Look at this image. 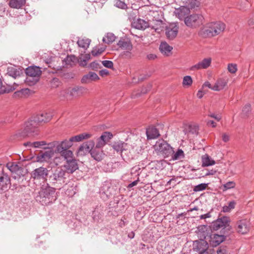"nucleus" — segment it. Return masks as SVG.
<instances>
[{"instance_id":"f257e3e1","label":"nucleus","mask_w":254,"mask_h":254,"mask_svg":"<svg viewBox=\"0 0 254 254\" xmlns=\"http://www.w3.org/2000/svg\"><path fill=\"white\" fill-rule=\"evenodd\" d=\"M52 116V115L50 113H43L32 117L25 123L23 130L19 132L17 135L22 137L29 135H37L40 123L50 121Z\"/></svg>"},{"instance_id":"f03ea898","label":"nucleus","mask_w":254,"mask_h":254,"mask_svg":"<svg viewBox=\"0 0 254 254\" xmlns=\"http://www.w3.org/2000/svg\"><path fill=\"white\" fill-rule=\"evenodd\" d=\"M35 200L42 205L53 204L58 198L56 189L47 183L43 185L40 190L34 194Z\"/></svg>"},{"instance_id":"7ed1b4c3","label":"nucleus","mask_w":254,"mask_h":254,"mask_svg":"<svg viewBox=\"0 0 254 254\" xmlns=\"http://www.w3.org/2000/svg\"><path fill=\"white\" fill-rule=\"evenodd\" d=\"M225 29V24L222 22H212L208 23L205 28L201 29L198 35L202 38L212 37L219 34Z\"/></svg>"},{"instance_id":"20e7f679","label":"nucleus","mask_w":254,"mask_h":254,"mask_svg":"<svg viewBox=\"0 0 254 254\" xmlns=\"http://www.w3.org/2000/svg\"><path fill=\"white\" fill-rule=\"evenodd\" d=\"M210 228L212 231H218L221 229V233L228 235L232 229V227L230 225V218L226 216L219 217L212 222Z\"/></svg>"},{"instance_id":"39448f33","label":"nucleus","mask_w":254,"mask_h":254,"mask_svg":"<svg viewBox=\"0 0 254 254\" xmlns=\"http://www.w3.org/2000/svg\"><path fill=\"white\" fill-rule=\"evenodd\" d=\"M65 171L61 168L56 169L49 177V183L55 187L61 189L65 183Z\"/></svg>"},{"instance_id":"423d86ee","label":"nucleus","mask_w":254,"mask_h":254,"mask_svg":"<svg viewBox=\"0 0 254 254\" xmlns=\"http://www.w3.org/2000/svg\"><path fill=\"white\" fill-rule=\"evenodd\" d=\"M41 73L39 66H30L27 67L25 69V82L30 86L35 84L39 80Z\"/></svg>"},{"instance_id":"0eeeda50","label":"nucleus","mask_w":254,"mask_h":254,"mask_svg":"<svg viewBox=\"0 0 254 254\" xmlns=\"http://www.w3.org/2000/svg\"><path fill=\"white\" fill-rule=\"evenodd\" d=\"M117 48L112 45V50H116L119 49L126 50L124 52L123 56L127 58H130L131 53L130 51L132 50L133 46L130 38L127 36L121 37L120 40L116 43Z\"/></svg>"},{"instance_id":"6e6552de","label":"nucleus","mask_w":254,"mask_h":254,"mask_svg":"<svg viewBox=\"0 0 254 254\" xmlns=\"http://www.w3.org/2000/svg\"><path fill=\"white\" fill-rule=\"evenodd\" d=\"M66 153L62 156L66 161L64 167L65 169V172L72 174L78 169V166L75 159L73 158V154L72 151L66 152Z\"/></svg>"},{"instance_id":"1a4fd4ad","label":"nucleus","mask_w":254,"mask_h":254,"mask_svg":"<svg viewBox=\"0 0 254 254\" xmlns=\"http://www.w3.org/2000/svg\"><path fill=\"white\" fill-rule=\"evenodd\" d=\"M155 148L157 153L164 158L168 157L173 154V148L163 139H159L156 142Z\"/></svg>"},{"instance_id":"9d476101","label":"nucleus","mask_w":254,"mask_h":254,"mask_svg":"<svg viewBox=\"0 0 254 254\" xmlns=\"http://www.w3.org/2000/svg\"><path fill=\"white\" fill-rule=\"evenodd\" d=\"M184 22L188 27L196 28L204 23V18L201 14H192L185 17Z\"/></svg>"},{"instance_id":"9b49d317","label":"nucleus","mask_w":254,"mask_h":254,"mask_svg":"<svg viewBox=\"0 0 254 254\" xmlns=\"http://www.w3.org/2000/svg\"><path fill=\"white\" fill-rule=\"evenodd\" d=\"M49 145H51V146L53 147H56L55 152L56 153H59L61 154V156H63L66 153V152L71 151V150H68V149L72 146L73 144L69 138L68 140L65 139L61 142L57 141L50 142Z\"/></svg>"},{"instance_id":"f8f14e48","label":"nucleus","mask_w":254,"mask_h":254,"mask_svg":"<svg viewBox=\"0 0 254 254\" xmlns=\"http://www.w3.org/2000/svg\"><path fill=\"white\" fill-rule=\"evenodd\" d=\"M227 236V235H226V234L222 233H221V234H218L212 233L207 238L209 245L210 247L213 248L216 247L225 241Z\"/></svg>"},{"instance_id":"ddd939ff","label":"nucleus","mask_w":254,"mask_h":254,"mask_svg":"<svg viewBox=\"0 0 254 254\" xmlns=\"http://www.w3.org/2000/svg\"><path fill=\"white\" fill-rule=\"evenodd\" d=\"M11 185L10 178L9 176L2 170L0 174V193L7 191Z\"/></svg>"},{"instance_id":"4468645a","label":"nucleus","mask_w":254,"mask_h":254,"mask_svg":"<svg viewBox=\"0 0 254 254\" xmlns=\"http://www.w3.org/2000/svg\"><path fill=\"white\" fill-rule=\"evenodd\" d=\"M208 243L206 241H194L193 242V249L199 254H209L208 252Z\"/></svg>"},{"instance_id":"2eb2a0df","label":"nucleus","mask_w":254,"mask_h":254,"mask_svg":"<svg viewBox=\"0 0 254 254\" xmlns=\"http://www.w3.org/2000/svg\"><path fill=\"white\" fill-rule=\"evenodd\" d=\"M235 229L239 234H246L250 230V223L247 219L240 220L236 224Z\"/></svg>"},{"instance_id":"dca6fc26","label":"nucleus","mask_w":254,"mask_h":254,"mask_svg":"<svg viewBox=\"0 0 254 254\" xmlns=\"http://www.w3.org/2000/svg\"><path fill=\"white\" fill-rule=\"evenodd\" d=\"M95 146V142L93 140H90L86 142L83 143L81 144L77 151V154L78 156H83L87 153L89 152Z\"/></svg>"},{"instance_id":"f3484780","label":"nucleus","mask_w":254,"mask_h":254,"mask_svg":"<svg viewBox=\"0 0 254 254\" xmlns=\"http://www.w3.org/2000/svg\"><path fill=\"white\" fill-rule=\"evenodd\" d=\"M48 175V170L46 168L40 167L35 169L32 172V176L36 180H47Z\"/></svg>"},{"instance_id":"a211bd4d","label":"nucleus","mask_w":254,"mask_h":254,"mask_svg":"<svg viewBox=\"0 0 254 254\" xmlns=\"http://www.w3.org/2000/svg\"><path fill=\"white\" fill-rule=\"evenodd\" d=\"M127 144L125 142L121 140L115 141L112 145V148L114 149V154H115L116 152L117 154V157L119 156L122 157V152L124 150H126Z\"/></svg>"},{"instance_id":"6ab92c4d","label":"nucleus","mask_w":254,"mask_h":254,"mask_svg":"<svg viewBox=\"0 0 254 254\" xmlns=\"http://www.w3.org/2000/svg\"><path fill=\"white\" fill-rule=\"evenodd\" d=\"M178 29V26L175 23L170 24L167 26L165 29L167 38L169 40L174 39L177 35Z\"/></svg>"},{"instance_id":"aec40b11","label":"nucleus","mask_w":254,"mask_h":254,"mask_svg":"<svg viewBox=\"0 0 254 254\" xmlns=\"http://www.w3.org/2000/svg\"><path fill=\"white\" fill-rule=\"evenodd\" d=\"M146 235L151 240H157L160 237L158 228L154 225L149 226L146 229Z\"/></svg>"},{"instance_id":"412c9836","label":"nucleus","mask_w":254,"mask_h":254,"mask_svg":"<svg viewBox=\"0 0 254 254\" xmlns=\"http://www.w3.org/2000/svg\"><path fill=\"white\" fill-rule=\"evenodd\" d=\"M211 63V58H205L202 61L190 66L189 68V69L191 71H196L201 69H205L210 66Z\"/></svg>"},{"instance_id":"4be33fe9","label":"nucleus","mask_w":254,"mask_h":254,"mask_svg":"<svg viewBox=\"0 0 254 254\" xmlns=\"http://www.w3.org/2000/svg\"><path fill=\"white\" fill-rule=\"evenodd\" d=\"M54 155V151L52 150L41 152L36 156L37 161L38 162H48L50 161Z\"/></svg>"},{"instance_id":"5701e85b","label":"nucleus","mask_w":254,"mask_h":254,"mask_svg":"<svg viewBox=\"0 0 254 254\" xmlns=\"http://www.w3.org/2000/svg\"><path fill=\"white\" fill-rule=\"evenodd\" d=\"M90 43L91 40L86 37L78 38L77 41V44L78 48H80V51L83 53H85L89 48Z\"/></svg>"},{"instance_id":"b1692460","label":"nucleus","mask_w":254,"mask_h":254,"mask_svg":"<svg viewBox=\"0 0 254 254\" xmlns=\"http://www.w3.org/2000/svg\"><path fill=\"white\" fill-rule=\"evenodd\" d=\"M86 89L83 86H76L68 90L67 94L72 97H77L85 92Z\"/></svg>"},{"instance_id":"393cba45","label":"nucleus","mask_w":254,"mask_h":254,"mask_svg":"<svg viewBox=\"0 0 254 254\" xmlns=\"http://www.w3.org/2000/svg\"><path fill=\"white\" fill-rule=\"evenodd\" d=\"M131 26L136 29L144 30L149 27V24L148 21L138 18L131 23Z\"/></svg>"},{"instance_id":"a878e982","label":"nucleus","mask_w":254,"mask_h":254,"mask_svg":"<svg viewBox=\"0 0 254 254\" xmlns=\"http://www.w3.org/2000/svg\"><path fill=\"white\" fill-rule=\"evenodd\" d=\"M6 167L11 173H14L19 176L22 175L23 169L17 163L14 162H8L6 165Z\"/></svg>"},{"instance_id":"bb28decb","label":"nucleus","mask_w":254,"mask_h":254,"mask_svg":"<svg viewBox=\"0 0 254 254\" xmlns=\"http://www.w3.org/2000/svg\"><path fill=\"white\" fill-rule=\"evenodd\" d=\"M98 79H99L98 75L95 72L91 71L82 77L81 82L82 83H88Z\"/></svg>"},{"instance_id":"cd10ccee","label":"nucleus","mask_w":254,"mask_h":254,"mask_svg":"<svg viewBox=\"0 0 254 254\" xmlns=\"http://www.w3.org/2000/svg\"><path fill=\"white\" fill-rule=\"evenodd\" d=\"M228 79L222 78L218 79L213 86V90L220 91L223 89L227 85Z\"/></svg>"},{"instance_id":"c85d7f7f","label":"nucleus","mask_w":254,"mask_h":254,"mask_svg":"<svg viewBox=\"0 0 254 254\" xmlns=\"http://www.w3.org/2000/svg\"><path fill=\"white\" fill-rule=\"evenodd\" d=\"M21 73L19 68L16 67L10 66L7 68L6 75L9 76L14 79L19 77Z\"/></svg>"},{"instance_id":"c756f323","label":"nucleus","mask_w":254,"mask_h":254,"mask_svg":"<svg viewBox=\"0 0 254 254\" xmlns=\"http://www.w3.org/2000/svg\"><path fill=\"white\" fill-rule=\"evenodd\" d=\"M80 52V57L78 59V63L80 66L84 67L90 59L91 56L89 53L84 54L85 53L81 52V51Z\"/></svg>"},{"instance_id":"7c9ffc66","label":"nucleus","mask_w":254,"mask_h":254,"mask_svg":"<svg viewBox=\"0 0 254 254\" xmlns=\"http://www.w3.org/2000/svg\"><path fill=\"white\" fill-rule=\"evenodd\" d=\"M159 50L161 53L166 56H169L173 50V47L170 46L166 42H162L159 46Z\"/></svg>"},{"instance_id":"2f4dec72","label":"nucleus","mask_w":254,"mask_h":254,"mask_svg":"<svg viewBox=\"0 0 254 254\" xmlns=\"http://www.w3.org/2000/svg\"><path fill=\"white\" fill-rule=\"evenodd\" d=\"M146 135L148 139H152L157 138L160 134L157 128L152 127L147 129Z\"/></svg>"},{"instance_id":"473e14b6","label":"nucleus","mask_w":254,"mask_h":254,"mask_svg":"<svg viewBox=\"0 0 254 254\" xmlns=\"http://www.w3.org/2000/svg\"><path fill=\"white\" fill-rule=\"evenodd\" d=\"M206 225H201L198 227V229L199 231L198 237L199 238V240H198L197 241H201V240L205 241L206 237L208 236H207L208 233L206 232Z\"/></svg>"},{"instance_id":"72a5a7b5","label":"nucleus","mask_w":254,"mask_h":254,"mask_svg":"<svg viewBox=\"0 0 254 254\" xmlns=\"http://www.w3.org/2000/svg\"><path fill=\"white\" fill-rule=\"evenodd\" d=\"M25 0H10L8 4L11 8L19 9L25 3Z\"/></svg>"},{"instance_id":"f704fd0d","label":"nucleus","mask_w":254,"mask_h":254,"mask_svg":"<svg viewBox=\"0 0 254 254\" xmlns=\"http://www.w3.org/2000/svg\"><path fill=\"white\" fill-rule=\"evenodd\" d=\"M45 141H39L33 142V148H42L44 149H50L53 147L49 145Z\"/></svg>"},{"instance_id":"c9c22d12","label":"nucleus","mask_w":254,"mask_h":254,"mask_svg":"<svg viewBox=\"0 0 254 254\" xmlns=\"http://www.w3.org/2000/svg\"><path fill=\"white\" fill-rule=\"evenodd\" d=\"M66 65L72 66L78 62V59L73 55L67 56L63 61Z\"/></svg>"},{"instance_id":"e433bc0d","label":"nucleus","mask_w":254,"mask_h":254,"mask_svg":"<svg viewBox=\"0 0 254 254\" xmlns=\"http://www.w3.org/2000/svg\"><path fill=\"white\" fill-rule=\"evenodd\" d=\"M14 89V86L8 84H6V86L3 85L1 80L0 79V94L9 93Z\"/></svg>"},{"instance_id":"4c0bfd02","label":"nucleus","mask_w":254,"mask_h":254,"mask_svg":"<svg viewBox=\"0 0 254 254\" xmlns=\"http://www.w3.org/2000/svg\"><path fill=\"white\" fill-rule=\"evenodd\" d=\"M215 164V162L214 160H212L210 157L207 155L205 154L202 157V167H207L209 166H212Z\"/></svg>"},{"instance_id":"58836bf2","label":"nucleus","mask_w":254,"mask_h":254,"mask_svg":"<svg viewBox=\"0 0 254 254\" xmlns=\"http://www.w3.org/2000/svg\"><path fill=\"white\" fill-rule=\"evenodd\" d=\"M90 136H91V134L89 133H81L78 135L72 136V137H70V139L71 141H72V142H73V141L79 142V141L82 140L83 139L89 138V137H90Z\"/></svg>"},{"instance_id":"ea45409f","label":"nucleus","mask_w":254,"mask_h":254,"mask_svg":"<svg viewBox=\"0 0 254 254\" xmlns=\"http://www.w3.org/2000/svg\"><path fill=\"white\" fill-rule=\"evenodd\" d=\"M190 10L189 8L186 6H183L180 8V9L178 11V17L180 19H182L185 18L189 14Z\"/></svg>"},{"instance_id":"a19ab883","label":"nucleus","mask_w":254,"mask_h":254,"mask_svg":"<svg viewBox=\"0 0 254 254\" xmlns=\"http://www.w3.org/2000/svg\"><path fill=\"white\" fill-rule=\"evenodd\" d=\"M90 152L91 155L94 159L96 161H100L102 159V152L97 151L93 148L89 151Z\"/></svg>"},{"instance_id":"79ce46f5","label":"nucleus","mask_w":254,"mask_h":254,"mask_svg":"<svg viewBox=\"0 0 254 254\" xmlns=\"http://www.w3.org/2000/svg\"><path fill=\"white\" fill-rule=\"evenodd\" d=\"M114 5L117 8L121 9L127 10L128 9L127 4L124 1L121 0H115Z\"/></svg>"},{"instance_id":"37998d69","label":"nucleus","mask_w":254,"mask_h":254,"mask_svg":"<svg viewBox=\"0 0 254 254\" xmlns=\"http://www.w3.org/2000/svg\"><path fill=\"white\" fill-rule=\"evenodd\" d=\"M251 106L250 104H247L242 109V115L243 118H248L251 113Z\"/></svg>"},{"instance_id":"c03bdc74","label":"nucleus","mask_w":254,"mask_h":254,"mask_svg":"<svg viewBox=\"0 0 254 254\" xmlns=\"http://www.w3.org/2000/svg\"><path fill=\"white\" fill-rule=\"evenodd\" d=\"M172 158L174 160H176L184 157V153L182 149H178L176 153L173 152L172 154Z\"/></svg>"},{"instance_id":"a18cd8bd","label":"nucleus","mask_w":254,"mask_h":254,"mask_svg":"<svg viewBox=\"0 0 254 254\" xmlns=\"http://www.w3.org/2000/svg\"><path fill=\"white\" fill-rule=\"evenodd\" d=\"M102 190L103 191L102 194L106 195L107 197L109 198L111 195L110 187L108 184L104 185L102 188Z\"/></svg>"},{"instance_id":"49530a36","label":"nucleus","mask_w":254,"mask_h":254,"mask_svg":"<svg viewBox=\"0 0 254 254\" xmlns=\"http://www.w3.org/2000/svg\"><path fill=\"white\" fill-rule=\"evenodd\" d=\"M236 204V202L235 200L229 201L227 206L225 205L223 207V211L225 212L230 211L231 210L235 208Z\"/></svg>"},{"instance_id":"de8ad7c7","label":"nucleus","mask_w":254,"mask_h":254,"mask_svg":"<svg viewBox=\"0 0 254 254\" xmlns=\"http://www.w3.org/2000/svg\"><path fill=\"white\" fill-rule=\"evenodd\" d=\"M208 184H205V183H201V184H198V185L194 186V187L193 189V190L195 192L204 190L207 188Z\"/></svg>"},{"instance_id":"09e8293b","label":"nucleus","mask_w":254,"mask_h":254,"mask_svg":"<svg viewBox=\"0 0 254 254\" xmlns=\"http://www.w3.org/2000/svg\"><path fill=\"white\" fill-rule=\"evenodd\" d=\"M105 50V47H101L100 48H98L95 47L93 48L92 50L91 51V54L93 56H98L100 55L102 52H103Z\"/></svg>"},{"instance_id":"8fccbe9b","label":"nucleus","mask_w":254,"mask_h":254,"mask_svg":"<svg viewBox=\"0 0 254 254\" xmlns=\"http://www.w3.org/2000/svg\"><path fill=\"white\" fill-rule=\"evenodd\" d=\"M192 83V79L190 76L187 75L184 76L183 80V85L185 86H190Z\"/></svg>"},{"instance_id":"3c124183","label":"nucleus","mask_w":254,"mask_h":254,"mask_svg":"<svg viewBox=\"0 0 254 254\" xmlns=\"http://www.w3.org/2000/svg\"><path fill=\"white\" fill-rule=\"evenodd\" d=\"M202 172H204V174L202 175V174H201V176L200 177H204L210 175H213L217 172V170L215 169H204L202 170Z\"/></svg>"},{"instance_id":"603ef678","label":"nucleus","mask_w":254,"mask_h":254,"mask_svg":"<svg viewBox=\"0 0 254 254\" xmlns=\"http://www.w3.org/2000/svg\"><path fill=\"white\" fill-rule=\"evenodd\" d=\"M235 186L236 183L234 181H229L223 185V190L225 191L231 189H233Z\"/></svg>"},{"instance_id":"864d4df0","label":"nucleus","mask_w":254,"mask_h":254,"mask_svg":"<svg viewBox=\"0 0 254 254\" xmlns=\"http://www.w3.org/2000/svg\"><path fill=\"white\" fill-rule=\"evenodd\" d=\"M101 62L99 61H94L90 64L89 66L93 70H97L98 68H100L102 67V65L100 64Z\"/></svg>"},{"instance_id":"5fc2aeb1","label":"nucleus","mask_w":254,"mask_h":254,"mask_svg":"<svg viewBox=\"0 0 254 254\" xmlns=\"http://www.w3.org/2000/svg\"><path fill=\"white\" fill-rule=\"evenodd\" d=\"M101 136H104L103 140L105 144H107L111 139V133L110 132H104Z\"/></svg>"},{"instance_id":"6e6d98bb","label":"nucleus","mask_w":254,"mask_h":254,"mask_svg":"<svg viewBox=\"0 0 254 254\" xmlns=\"http://www.w3.org/2000/svg\"><path fill=\"white\" fill-rule=\"evenodd\" d=\"M104 136H101L97 139V142L96 144V148H101L103 147L106 144L103 140Z\"/></svg>"},{"instance_id":"4d7b16f0","label":"nucleus","mask_w":254,"mask_h":254,"mask_svg":"<svg viewBox=\"0 0 254 254\" xmlns=\"http://www.w3.org/2000/svg\"><path fill=\"white\" fill-rule=\"evenodd\" d=\"M228 70L231 73H235L237 71V66L235 64H228Z\"/></svg>"},{"instance_id":"13d9d810","label":"nucleus","mask_w":254,"mask_h":254,"mask_svg":"<svg viewBox=\"0 0 254 254\" xmlns=\"http://www.w3.org/2000/svg\"><path fill=\"white\" fill-rule=\"evenodd\" d=\"M189 131L192 134H197L198 132V126L197 125H190Z\"/></svg>"},{"instance_id":"bf43d9fd","label":"nucleus","mask_w":254,"mask_h":254,"mask_svg":"<svg viewBox=\"0 0 254 254\" xmlns=\"http://www.w3.org/2000/svg\"><path fill=\"white\" fill-rule=\"evenodd\" d=\"M136 14L133 11L128 13V20H129V21L131 22V24L133 23V22L136 21Z\"/></svg>"},{"instance_id":"052dcab7","label":"nucleus","mask_w":254,"mask_h":254,"mask_svg":"<svg viewBox=\"0 0 254 254\" xmlns=\"http://www.w3.org/2000/svg\"><path fill=\"white\" fill-rule=\"evenodd\" d=\"M216 253L217 254H227L226 246H222L218 248Z\"/></svg>"},{"instance_id":"680f3d73","label":"nucleus","mask_w":254,"mask_h":254,"mask_svg":"<svg viewBox=\"0 0 254 254\" xmlns=\"http://www.w3.org/2000/svg\"><path fill=\"white\" fill-rule=\"evenodd\" d=\"M92 217L95 221H98L101 218V214L98 210H94L92 212Z\"/></svg>"},{"instance_id":"e2e57ef3","label":"nucleus","mask_w":254,"mask_h":254,"mask_svg":"<svg viewBox=\"0 0 254 254\" xmlns=\"http://www.w3.org/2000/svg\"><path fill=\"white\" fill-rule=\"evenodd\" d=\"M102 41L105 43H110L111 42V33H108L105 37H103Z\"/></svg>"},{"instance_id":"0e129e2a","label":"nucleus","mask_w":254,"mask_h":254,"mask_svg":"<svg viewBox=\"0 0 254 254\" xmlns=\"http://www.w3.org/2000/svg\"><path fill=\"white\" fill-rule=\"evenodd\" d=\"M29 89H27V88H26V89H21V90L20 91H18L17 92H15V94H18V95H26V94H29Z\"/></svg>"},{"instance_id":"69168bd1","label":"nucleus","mask_w":254,"mask_h":254,"mask_svg":"<svg viewBox=\"0 0 254 254\" xmlns=\"http://www.w3.org/2000/svg\"><path fill=\"white\" fill-rule=\"evenodd\" d=\"M102 64L106 67L111 68V61H103L101 62Z\"/></svg>"},{"instance_id":"338daca9","label":"nucleus","mask_w":254,"mask_h":254,"mask_svg":"<svg viewBox=\"0 0 254 254\" xmlns=\"http://www.w3.org/2000/svg\"><path fill=\"white\" fill-rule=\"evenodd\" d=\"M6 9L5 5L0 3V15L2 16L5 12Z\"/></svg>"},{"instance_id":"774afa93","label":"nucleus","mask_w":254,"mask_h":254,"mask_svg":"<svg viewBox=\"0 0 254 254\" xmlns=\"http://www.w3.org/2000/svg\"><path fill=\"white\" fill-rule=\"evenodd\" d=\"M222 139L224 142H227L230 140L229 135L225 133H223L222 135Z\"/></svg>"}]
</instances>
